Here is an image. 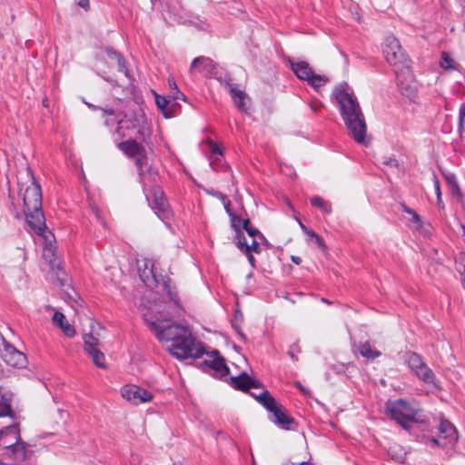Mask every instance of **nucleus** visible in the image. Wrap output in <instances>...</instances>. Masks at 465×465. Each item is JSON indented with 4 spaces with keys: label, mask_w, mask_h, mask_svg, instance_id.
<instances>
[{
    "label": "nucleus",
    "mask_w": 465,
    "mask_h": 465,
    "mask_svg": "<svg viewBox=\"0 0 465 465\" xmlns=\"http://www.w3.org/2000/svg\"><path fill=\"white\" fill-rule=\"evenodd\" d=\"M259 387H260V382L250 377L249 389L250 388H259Z\"/></svg>",
    "instance_id": "nucleus-56"
},
{
    "label": "nucleus",
    "mask_w": 465,
    "mask_h": 465,
    "mask_svg": "<svg viewBox=\"0 0 465 465\" xmlns=\"http://www.w3.org/2000/svg\"><path fill=\"white\" fill-rule=\"evenodd\" d=\"M210 360H205L204 364L218 372L221 376L229 374V368L225 363V360L220 355L217 350H213L209 354Z\"/></svg>",
    "instance_id": "nucleus-15"
},
{
    "label": "nucleus",
    "mask_w": 465,
    "mask_h": 465,
    "mask_svg": "<svg viewBox=\"0 0 465 465\" xmlns=\"http://www.w3.org/2000/svg\"><path fill=\"white\" fill-rule=\"evenodd\" d=\"M332 96L339 104L342 120L352 138L365 143L367 124L360 104L348 84L343 82L334 87Z\"/></svg>",
    "instance_id": "nucleus-2"
},
{
    "label": "nucleus",
    "mask_w": 465,
    "mask_h": 465,
    "mask_svg": "<svg viewBox=\"0 0 465 465\" xmlns=\"http://www.w3.org/2000/svg\"><path fill=\"white\" fill-rule=\"evenodd\" d=\"M20 440V424L14 422L0 430V445L6 450Z\"/></svg>",
    "instance_id": "nucleus-12"
},
{
    "label": "nucleus",
    "mask_w": 465,
    "mask_h": 465,
    "mask_svg": "<svg viewBox=\"0 0 465 465\" xmlns=\"http://www.w3.org/2000/svg\"><path fill=\"white\" fill-rule=\"evenodd\" d=\"M251 226L249 219H243L241 228L244 229L245 231Z\"/></svg>",
    "instance_id": "nucleus-58"
},
{
    "label": "nucleus",
    "mask_w": 465,
    "mask_h": 465,
    "mask_svg": "<svg viewBox=\"0 0 465 465\" xmlns=\"http://www.w3.org/2000/svg\"><path fill=\"white\" fill-rule=\"evenodd\" d=\"M140 277L143 283L150 288H153L157 284V280L153 273V268L147 269L146 267L143 272L140 273Z\"/></svg>",
    "instance_id": "nucleus-33"
},
{
    "label": "nucleus",
    "mask_w": 465,
    "mask_h": 465,
    "mask_svg": "<svg viewBox=\"0 0 465 465\" xmlns=\"http://www.w3.org/2000/svg\"><path fill=\"white\" fill-rule=\"evenodd\" d=\"M450 190L453 194H456V195L461 197L462 193H461V191H460L458 183H456V186H450Z\"/></svg>",
    "instance_id": "nucleus-54"
},
{
    "label": "nucleus",
    "mask_w": 465,
    "mask_h": 465,
    "mask_svg": "<svg viewBox=\"0 0 465 465\" xmlns=\"http://www.w3.org/2000/svg\"><path fill=\"white\" fill-rule=\"evenodd\" d=\"M6 352H8L12 358H14V361L12 360H9L10 363L12 365L17 366V365H23L25 361V356L19 351H17L15 348H14L11 345H7L5 347Z\"/></svg>",
    "instance_id": "nucleus-29"
},
{
    "label": "nucleus",
    "mask_w": 465,
    "mask_h": 465,
    "mask_svg": "<svg viewBox=\"0 0 465 465\" xmlns=\"http://www.w3.org/2000/svg\"><path fill=\"white\" fill-rule=\"evenodd\" d=\"M459 125H460V131L463 130L465 127V104H461L460 109V115H459Z\"/></svg>",
    "instance_id": "nucleus-41"
},
{
    "label": "nucleus",
    "mask_w": 465,
    "mask_h": 465,
    "mask_svg": "<svg viewBox=\"0 0 465 465\" xmlns=\"http://www.w3.org/2000/svg\"><path fill=\"white\" fill-rule=\"evenodd\" d=\"M104 51L111 60L116 61L119 72L124 73L126 74L127 69L123 56L118 52L110 47H106Z\"/></svg>",
    "instance_id": "nucleus-27"
},
{
    "label": "nucleus",
    "mask_w": 465,
    "mask_h": 465,
    "mask_svg": "<svg viewBox=\"0 0 465 465\" xmlns=\"http://www.w3.org/2000/svg\"><path fill=\"white\" fill-rule=\"evenodd\" d=\"M246 232H247L248 235L252 238L258 237L259 239H262V240L264 239L263 235L256 228L252 227V225L246 230Z\"/></svg>",
    "instance_id": "nucleus-44"
},
{
    "label": "nucleus",
    "mask_w": 465,
    "mask_h": 465,
    "mask_svg": "<svg viewBox=\"0 0 465 465\" xmlns=\"http://www.w3.org/2000/svg\"><path fill=\"white\" fill-rule=\"evenodd\" d=\"M310 107L313 112H317L320 109L321 105L311 103Z\"/></svg>",
    "instance_id": "nucleus-61"
},
{
    "label": "nucleus",
    "mask_w": 465,
    "mask_h": 465,
    "mask_svg": "<svg viewBox=\"0 0 465 465\" xmlns=\"http://www.w3.org/2000/svg\"><path fill=\"white\" fill-rule=\"evenodd\" d=\"M117 146L123 153L132 158L143 153L145 150V148L134 139L120 142Z\"/></svg>",
    "instance_id": "nucleus-17"
},
{
    "label": "nucleus",
    "mask_w": 465,
    "mask_h": 465,
    "mask_svg": "<svg viewBox=\"0 0 465 465\" xmlns=\"http://www.w3.org/2000/svg\"><path fill=\"white\" fill-rule=\"evenodd\" d=\"M45 232L41 234L45 239L43 258L48 262L52 270H54L55 267L59 269V265L56 263V246L54 241L52 240L53 235H45Z\"/></svg>",
    "instance_id": "nucleus-14"
},
{
    "label": "nucleus",
    "mask_w": 465,
    "mask_h": 465,
    "mask_svg": "<svg viewBox=\"0 0 465 465\" xmlns=\"http://www.w3.org/2000/svg\"><path fill=\"white\" fill-rule=\"evenodd\" d=\"M27 173L31 179V184L25 188L23 195L25 216L29 227L36 234H43L46 230V225L42 210V191L30 168H27Z\"/></svg>",
    "instance_id": "nucleus-3"
},
{
    "label": "nucleus",
    "mask_w": 465,
    "mask_h": 465,
    "mask_svg": "<svg viewBox=\"0 0 465 465\" xmlns=\"http://www.w3.org/2000/svg\"><path fill=\"white\" fill-rule=\"evenodd\" d=\"M433 181H434L435 193L437 194L438 204L440 205L441 203V193H440V182H439V179L435 175L433 176Z\"/></svg>",
    "instance_id": "nucleus-45"
},
{
    "label": "nucleus",
    "mask_w": 465,
    "mask_h": 465,
    "mask_svg": "<svg viewBox=\"0 0 465 465\" xmlns=\"http://www.w3.org/2000/svg\"><path fill=\"white\" fill-rule=\"evenodd\" d=\"M255 252V253H259L261 252V249L259 247V242L255 238H252V241L251 243H248V245L245 246V250H244V252Z\"/></svg>",
    "instance_id": "nucleus-39"
},
{
    "label": "nucleus",
    "mask_w": 465,
    "mask_h": 465,
    "mask_svg": "<svg viewBox=\"0 0 465 465\" xmlns=\"http://www.w3.org/2000/svg\"><path fill=\"white\" fill-rule=\"evenodd\" d=\"M96 328L101 330L102 326L98 322H92V332L83 335L84 349L96 367L105 369V357L100 350L99 333L96 331Z\"/></svg>",
    "instance_id": "nucleus-6"
},
{
    "label": "nucleus",
    "mask_w": 465,
    "mask_h": 465,
    "mask_svg": "<svg viewBox=\"0 0 465 465\" xmlns=\"http://www.w3.org/2000/svg\"><path fill=\"white\" fill-rule=\"evenodd\" d=\"M440 65L445 70H458L459 67V64L447 52L441 53Z\"/></svg>",
    "instance_id": "nucleus-31"
},
{
    "label": "nucleus",
    "mask_w": 465,
    "mask_h": 465,
    "mask_svg": "<svg viewBox=\"0 0 465 465\" xmlns=\"http://www.w3.org/2000/svg\"><path fill=\"white\" fill-rule=\"evenodd\" d=\"M394 72L399 91L402 95L412 99L416 95L417 85L411 70V64L403 65L402 68L396 69Z\"/></svg>",
    "instance_id": "nucleus-9"
},
{
    "label": "nucleus",
    "mask_w": 465,
    "mask_h": 465,
    "mask_svg": "<svg viewBox=\"0 0 465 465\" xmlns=\"http://www.w3.org/2000/svg\"><path fill=\"white\" fill-rule=\"evenodd\" d=\"M104 125L107 127H112L114 125V124H117V117L113 118V116L104 117Z\"/></svg>",
    "instance_id": "nucleus-49"
},
{
    "label": "nucleus",
    "mask_w": 465,
    "mask_h": 465,
    "mask_svg": "<svg viewBox=\"0 0 465 465\" xmlns=\"http://www.w3.org/2000/svg\"><path fill=\"white\" fill-rule=\"evenodd\" d=\"M383 53L387 62L394 67V71L402 68L403 65L411 64V60L402 51L398 39L392 35L386 37Z\"/></svg>",
    "instance_id": "nucleus-8"
},
{
    "label": "nucleus",
    "mask_w": 465,
    "mask_h": 465,
    "mask_svg": "<svg viewBox=\"0 0 465 465\" xmlns=\"http://www.w3.org/2000/svg\"><path fill=\"white\" fill-rule=\"evenodd\" d=\"M152 199L147 196V200L152 206V209L157 214V216L163 220L166 213H168V202L164 197L163 192L159 187H153L152 189Z\"/></svg>",
    "instance_id": "nucleus-11"
},
{
    "label": "nucleus",
    "mask_w": 465,
    "mask_h": 465,
    "mask_svg": "<svg viewBox=\"0 0 465 465\" xmlns=\"http://www.w3.org/2000/svg\"><path fill=\"white\" fill-rule=\"evenodd\" d=\"M439 435L437 437L426 438L425 443L430 446L446 448L453 446L458 441V431L449 420L441 419L438 426Z\"/></svg>",
    "instance_id": "nucleus-7"
},
{
    "label": "nucleus",
    "mask_w": 465,
    "mask_h": 465,
    "mask_svg": "<svg viewBox=\"0 0 465 465\" xmlns=\"http://www.w3.org/2000/svg\"><path fill=\"white\" fill-rule=\"evenodd\" d=\"M93 211L97 218H99L98 210L96 208H93Z\"/></svg>",
    "instance_id": "nucleus-63"
},
{
    "label": "nucleus",
    "mask_w": 465,
    "mask_h": 465,
    "mask_svg": "<svg viewBox=\"0 0 465 465\" xmlns=\"http://www.w3.org/2000/svg\"><path fill=\"white\" fill-rule=\"evenodd\" d=\"M291 260L295 264H300L302 262V259L299 256L292 255L291 256Z\"/></svg>",
    "instance_id": "nucleus-60"
},
{
    "label": "nucleus",
    "mask_w": 465,
    "mask_h": 465,
    "mask_svg": "<svg viewBox=\"0 0 465 465\" xmlns=\"http://www.w3.org/2000/svg\"><path fill=\"white\" fill-rule=\"evenodd\" d=\"M313 207L319 208L323 213L330 214L331 213V205L329 202L325 201L320 196H313L310 200Z\"/></svg>",
    "instance_id": "nucleus-32"
},
{
    "label": "nucleus",
    "mask_w": 465,
    "mask_h": 465,
    "mask_svg": "<svg viewBox=\"0 0 465 465\" xmlns=\"http://www.w3.org/2000/svg\"><path fill=\"white\" fill-rule=\"evenodd\" d=\"M135 158V164L138 168L139 175L141 176V181L145 185V174L143 173V166L146 164L147 157L145 150L143 153L138 154Z\"/></svg>",
    "instance_id": "nucleus-35"
},
{
    "label": "nucleus",
    "mask_w": 465,
    "mask_h": 465,
    "mask_svg": "<svg viewBox=\"0 0 465 465\" xmlns=\"http://www.w3.org/2000/svg\"><path fill=\"white\" fill-rule=\"evenodd\" d=\"M88 104L89 108H92L93 110H100L102 112L103 118L115 115V111L113 108H109V107L103 108V107L95 106L91 104Z\"/></svg>",
    "instance_id": "nucleus-37"
},
{
    "label": "nucleus",
    "mask_w": 465,
    "mask_h": 465,
    "mask_svg": "<svg viewBox=\"0 0 465 465\" xmlns=\"http://www.w3.org/2000/svg\"><path fill=\"white\" fill-rule=\"evenodd\" d=\"M235 237L237 239L236 245L242 252H244L245 246L248 245V242L242 231L235 232Z\"/></svg>",
    "instance_id": "nucleus-38"
},
{
    "label": "nucleus",
    "mask_w": 465,
    "mask_h": 465,
    "mask_svg": "<svg viewBox=\"0 0 465 465\" xmlns=\"http://www.w3.org/2000/svg\"><path fill=\"white\" fill-rule=\"evenodd\" d=\"M177 99H183L185 100V95L180 92V94H177L175 91H173V94L172 96V102H175Z\"/></svg>",
    "instance_id": "nucleus-52"
},
{
    "label": "nucleus",
    "mask_w": 465,
    "mask_h": 465,
    "mask_svg": "<svg viewBox=\"0 0 465 465\" xmlns=\"http://www.w3.org/2000/svg\"><path fill=\"white\" fill-rule=\"evenodd\" d=\"M134 131L138 138L145 141L151 135V129L147 116L142 107H136L128 112L117 114V125L114 135L117 140H123Z\"/></svg>",
    "instance_id": "nucleus-4"
},
{
    "label": "nucleus",
    "mask_w": 465,
    "mask_h": 465,
    "mask_svg": "<svg viewBox=\"0 0 465 465\" xmlns=\"http://www.w3.org/2000/svg\"><path fill=\"white\" fill-rule=\"evenodd\" d=\"M53 322L67 337H74L75 335V330L74 326L68 322V321L65 319V316L62 312H55L53 316Z\"/></svg>",
    "instance_id": "nucleus-21"
},
{
    "label": "nucleus",
    "mask_w": 465,
    "mask_h": 465,
    "mask_svg": "<svg viewBox=\"0 0 465 465\" xmlns=\"http://www.w3.org/2000/svg\"><path fill=\"white\" fill-rule=\"evenodd\" d=\"M208 194H211L213 196H215L221 200H223V196H225L223 193L218 192V191H214V190H207L206 191Z\"/></svg>",
    "instance_id": "nucleus-51"
},
{
    "label": "nucleus",
    "mask_w": 465,
    "mask_h": 465,
    "mask_svg": "<svg viewBox=\"0 0 465 465\" xmlns=\"http://www.w3.org/2000/svg\"><path fill=\"white\" fill-rule=\"evenodd\" d=\"M155 97V104L161 113L163 114L165 118H171L174 116V110L176 109V103L172 102L170 99H167L165 96H162L155 92L153 93Z\"/></svg>",
    "instance_id": "nucleus-18"
},
{
    "label": "nucleus",
    "mask_w": 465,
    "mask_h": 465,
    "mask_svg": "<svg viewBox=\"0 0 465 465\" xmlns=\"http://www.w3.org/2000/svg\"><path fill=\"white\" fill-rule=\"evenodd\" d=\"M404 211L412 216V222L413 223H420L421 222V219H420V215L416 212H414L413 210L405 207Z\"/></svg>",
    "instance_id": "nucleus-47"
},
{
    "label": "nucleus",
    "mask_w": 465,
    "mask_h": 465,
    "mask_svg": "<svg viewBox=\"0 0 465 465\" xmlns=\"http://www.w3.org/2000/svg\"><path fill=\"white\" fill-rule=\"evenodd\" d=\"M244 254L246 255L251 266L252 268H254L255 267V259H254L253 255L252 254V252H244Z\"/></svg>",
    "instance_id": "nucleus-50"
},
{
    "label": "nucleus",
    "mask_w": 465,
    "mask_h": 465,
    "mask_svg": "<svg viewBox=\"0 0 465 465\" xmlns=\"http://www.w3.org/2000/svg\"><path fill=\"white\" fill-rule=\"evenodd\" d=\"M222 202L223 203L226 213L229 214V216H232V214H233V213L231 209V202L228 200V198L226 196H223Z\"/></svg>",
    "instance_id": "nucleus-48"
},
{
    "label": "nucleus",
    "mask_w": 465,
    "mask_h": 465,
    "mask_svg": "<svg viewBox=\"0 0 465 465\" xmlns=\"http://www.w3.org/2000/svg\"><path fill=\"white\" fill-rule=\"evenodd\" d=\"M255 398L270 412L274 411L279 405L268 391H262L260 395L255 396Z\"/></svg>",
    "instance_id": "nucleus-25"
},
{
    "label": "nucleus",
    "mask_w": 465,
    "mask_h": 465,
    "mask_svg": "<svg viewBox=\"0 0 465 465\" xmlns=\"http://www.w3.org/2000/svg\"><path fill=\"white\" fill-rule=\"evenodd\" d=\"M291 63V68L294 74L301 80L307 81L312 74L313 73L310 64L305 61L293 62L289 60Z\"/></svg>",
    "instance_id": "nucleus-19"
},
{
    "label": "nucleus",
    "mask_w": 465,
    "mask_h": 465,
    "mask_svg": "<svg viewBox=\"0 0 465 465\" xmlns=\"http://www.w3.org/2000/svg\"><path fill=\"white\" fill-rule=\"evenodd\" d=\"M78 5L85 10L89 9V0H80Z\"/></svg>",
    "instance_id": "nucleus-57"
},
{
    "label": "nucleus",
    "mask_w": 465,
    "mask_h": 465,
    "mask_svg": "<svg viewBox=\"0 0 465 465\" xmlns=\"http://www.w3.org/2000/svg\"><path fill=\"white\" fill-rule=\"evenodd\" d=\"M445 180L448 183V184L450 186H456V183H458L456 176L452 173H444Z\"/></svg>",
    "instance_id": "nucleus-46"
},
{
    "label": "nucleus",
    "mask_w": 465,
    "mask_h": 465,
    "mask_svg": "<svg viewBox=\"0 0 465 465\" xmlns=\"http://www.w3.org/2000/svg\"><path fill=\"white\" fill-rule=\"evenodd\" d=\"M12 395L0 391V417L9 416L14 418L11 408Z\"/></svg>",
    "instance_id": "nucleus-24"
},
{
    "label": "nucleus",
    "mask_w": 465,
    "mask_h": 465,
    "mask_svg": "<svg viewBox=\"0 0 465 465\" xmlns=\"http://www.w3.org/2000/svg\"><path fill=\"white\" fill-rule=\"evenodd\" d=\"M7 451L10 452L9 455L15 460H25L27 457L26 443L20 439V440L9 448Z\"/></svg>",
    "instance_id": "nucleus-23"
},
{
    "label": "nucleus",
    "mask_w": 465,
    "mask_h": 465,
    "mask_svg": "<svg viewBox=\"0 0 465 465\" xmlns=\"http://www.w3.org/2000/svg\"><path fill=\"white\" fill-rule=\"evenodd\" d=\"M163 287L169 298L176 304L179 305L178 292L174 286L172 285L170 278L163 279Z\"/></svg>",
    "instance_id": "nucleus-28"
},
{
    "label": "nucleus",
    "mask_w": 465,
    "mask_h": 465,
    "mask_svg": "<svg viewBox=\"0 0 465 465\" xmlns=\"http://www.w3.org/2000/svg\"><path fill=\"white\" fill-rule=\"evenodd\" d=\"M226 85L229 87V92L238 110H240L241 112H246L247 106L244 102L246 98V94L243 91L235 87L231 83V80L226 81Z\"/></svg>",
    "instance_id": "nucleus-20"
},
{
    "label": "nucleus",
    "mask_w": 465,
    "mask_h": 465,
    "mask_svg": "<svg viewBox=\"0 0 465 465\" xmlns=\"http://www.w3.org/2000/svg\"><path fill=\"white\" fill-rule=\"evenodd\" d=\"M271 413L272 414L271 420L281 429L290 430V426L294 423V420L286 413L282 405H278Z\"/></svg>",
    "instance_id": "nucleus-16"
},
{
    "label": "nucleus",
    "mask_w": 465,
    "mask_h": 465,
    "mask_svg": "<svg viewBox=\"0 0 465 465\" xmlns=\"http://www.w3.org/2000/svg\"><path fill=\"white\" fill-rule=\"evenodd\" d=\"M382 164L389 166L391 168H397L399 166V163L395 158L392 157H385L382 161Z\"/></svg>",
    "instance_id": "nucleus-43"
},
{
    "label": "nucleus",
    "mask_w": 465,
    "mask_h": 465,
    "mask_svg": "<svg viewBox=\"0 0 465 465\" xmlns=\"http://www.w3.org/2000/svg\"><path fill=\"white\" fill-rule=\"evenodd\" d=\"M168 84L171 90L175 91L177 94H180V91L178 90L177 85L173 80L169 79Z\"/></svg>",
    "instance_id": "nucleus-55"
},
{
    "label": "nucleus",
    "mask_w": 465,
    "mask_h": 465,
    "mask_svg": "<svg viewBox=\"0 0 465 465\" xmlns=\"http://www.w3.org/2000/svg\"><path fill=\"white\" fill-rule=\"evenodd\" d=\"M408 366L412 371H417L420 367L425 364L420 356L415 352H411L407 357Z\"/></svg>",
    "instance_id": "nucleus-34"
},
{
    "label": "nucleus",
    "mask_w": 465,
    "mask_h": 465,
    "mask_svg": "<svg viewBox=\"0 0 465 465\" xmlns=\"http://www.w3.org/2000/svg\"><path fill=\"white\" fill-rule=\"evenodd\" d=\"M386 410L391 417L404 430H409L411 424L417 421V411L403 399L389 400L386 402Z\"/></svg>",
    "instance_id": "nucleus-5"
},
{
    "label": "nucleus",
    "mask_w": 465,
    "mask_h": 465,
    "mask_svg": "<svg viewBox=\"0 0 465 465\" xmlns=\"http://www.w3.org/2000/svg\"><path fill=\"white\" fill-rule=\"evenodd\" d=\"M306 234L308 236L313 238L317 233L314 231H312V229H309Z\"/></svg>",
    "instance_id": "nucleus-62"
},
{
    "label": "nucleus",
    "mask_w": 465,
    "mask_h": 465,
    "mask_svg": "<svg viewBox=\"0 0 465 465\" xmlns=\"http://www.w3.org/2000/svg\"><path fill=\"white\" fill-rule=\"evenodd\" d=\"M314 241H315V243L321 247V248H324L325 245H324V242H323V240L320 237V235L316 234L314 237H313Z\"/></svg>",
    "instance_id": "nucleus-53"
},
{
    "label": "nucleus",
    "mask_w": 465,
    "mask_h": 465,
    "mask_svg": "<svg viewBox=\"0 0 465 465\" xmlns=\"http://www.w3.org/2000/svg\"><path fill=\"white\" fill-rule=\"evenodd\" d=\"M121 394L124 399L134 405L149 402L153 398L151 391L134 384L123 386L121 389Z\"/></svg>",
    "instance_id": "nucleus-10"
},
{
    "label": "nucleus",
    "mask_w": 465,
    "mask_h": 465,
    "mask_svg": "<svg viewBox=\"0 0 465 465\" xmlns=\"http://www.w3.org/2000/svg\"><path fill=\"white\" fill-rule=\"evenodd\" d=\"M231 217V223H232V227L233 228V230L235 232H239V231H242L241 230V225H242V219H241V217L235 215L234 213L232 214Z\"/></svg>",
    "instance_id": "nucleus-40"
},
{
    "label": "nucleus",
    "mask_w": 465,
    "mask_h": 465,
    "mask_svg": "<svg viewBox=\"0 0 465 465\" xmlns=\"http://www.w3.org/2000/svg\"><path fill=\"white\" fill-rule=\"evenodd\" d=\"M298 223H299L300 227H301V228H302V229H303V227H305V225H304L302 222H300V221H298Z\"/></svg>",
    "instance_id": "nucleus-64"
},
{
    "label": "nucleus",
    "mask_w": 465,
    "mask_h": 465,
    "mask_svg": "<svg viewBox=\"0 0 465 465\" xmlns=\"http://www.w3.org/2000/svg\"><path fill=\"white\" fill-rule=\"evenodd\" d=\"M149 325L158 340L172 341L168 351L175 358L197 359L203 355V347L195 342L188 328L167 320L150 322Z\"/></svg>",
    "instance_id": "nucleus-1"
},
{
    "label": "nucleus",
    "mask_w": 465,
    "mask_h": 465,
    "mask_svg": "<svg viewBox=\"0 0 465 465\" xmlns=\"http://www.w3.org/2000/svg\"><path fill=\"white\" fill-rule=\"evenodd\" d=\"M359 351L361 355L369 360H373L381 355V352L374 350L369 342H364L360 345Z\"/></svg>",
    "instance_id": "nucleus-30"
},
{
    "label": "nucleus",
    "mask_w": 465,
    "mask_h": 465,
    "mask_svg": "<svg viewBox=\"0 0 465 465\" xmlns=\"http://www.w3.org/2000/svg\"><path fill=\"white\" fill-rule=\"evenodd\" d=\"M416 376L426 384L437 387L436 377L432 370L425 363L415 371Z\"/></svg>",
    "instance_id": "nucleus-22"
},
{
    "label": "nucleus",
    "mask_w": 465,
    "mask_h": 465,
    "mask_svg": "<svg viewBox=\"0 0 465 465\" xmlns=\"http://www.w3.org/2000/svg\"><path fill=\"white\" fill-rule=\"evenodd\" d=\"M301 349L297 344H293L290 347L288 351V355L294 361H298V357L296 353L300 352Z\"/></svg>",
    "instance_id": "nucleus-42"
},
{
    "label": "nucleus",
    "mask_w": 465,
    "mask_h": 465,
    "mask_svg": "<svg viewBox=\"0 0 465 465\" xmlns=\"http://www.w3.org/2000/svg\"><path fill=\"white\" fill-rule=\"evenodd\" d=\"M212 153L215 154L222 155V152L217 144H212Z\"/></svg>",
    "instance_id": "nucleus-59"
},
{
    "label": "nucleus",
    "mask_w": 465,
    "mask_h": 465,
    "mask_svg": "<svg viewBox=\"0 0 465 465\" xmlns=\"http://www.w3.org/2000/svg\"><path fill=\"white\" fill-rule=\"evenodd\" d=\"M215 65L213 61L205 56H199L193 60L190 67L191 74H200L203 76H210L213 74Z\"/></svg>",
    "instance_id": "nucleus-13"
},
{
    "label": "nucleus",
    "mask_w": 465,
    "mask_h": 465,
    "mask_svg": "<svg viewBox=\"0 0 465 465\" xmlns=\"http://www.w3.org/2000/svg\"><path fill=\"white\" fill-rule=\"evenodd\" d=\"M231 382L233 388L246 391L249 390L250 376L242 372L236 377H232Z\"/></svg>",
    "instance_id": "nucleus-26"
},
{
    "label": "nucleus",
    "mask_w": 465,
    "mask_h": 465,
    "mask_svg": "<svg viewBox=\"0 0 465 465\" xmlns=\"http://www.w3.org/2000/svg\"><path fill=\"white\" fill-rule=\"evenodd\" d=\"M307 82L311 86L317 89L324 85L328 82V78H326L324 75L316 74L312 73V76L309 77Z\"/></svg>",
    "instance_id": "nucleus-36"
}]
</instances>
